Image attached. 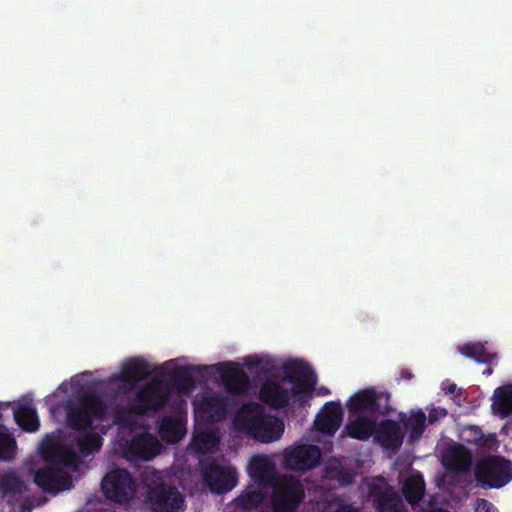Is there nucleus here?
<instances>
[{
    "label": "nucleus",
    "mask_w": 512,
    "mask_h": 512,
    "mask_svg": "<svg viewBox=\"0 0 512 512\" xmlns=\"http://www.w3.org/2000/svg\"><path fill=\"white\" fill-rule=\"evenodd\" d=\"M243 421L248 434L262 443H270L279 439L285 428L282 419L266 415L259 410H248L245 412Z\"/></svg>",
    "instance_id": "6e6552de"
},
{
    "label": "nucleus",
    "mask_w": 512,
    "mask_h": 512,
    "mask_svg": "<svg viewBox=\"0 0 512 512\" xmlns=\"http://www.w3.org/2000/svg\"><path fill=\"white\" fill-rule=\"evenodd\" d=\"M491 408L502 419L512 414V384L497 387L493 395Z\"/></svg>",
    "instance_id": "b1692460"
},
{
    "label": "nucleus",
    "mask_w": 512,
    "mask_h": 512,
    "mask_svg": "<svg viewBox=\"0 0 512 512\" xmlns=\"http://www.w3.org/2000/svg\"><path fill=\"white\" fill-rule=\"evenodd\" d=\"M459 352L477 363L490 364L496 354L487 351L481 343H467L459 347Z\"/></svg>",
    "instance_id": "2f4dec72"
},
{
    "label": "nucleus",
    "mask_w": 512,
    "mask_h": 512,
    "mask_svg": "<svg viewBox=\"0 0 512 512\" xmlns=\"http://www.w3.org/2000/svg\"><path fill=\"white\" fill-rule=\"evenodd\" d=\"M446 394H453L456 390V384L450 383L447 387L443 388Z\"/></svg>",
    "instance_id": "37998d69"
},
{
    "label": "nucleus",
    "mask_w": 512,
    "mask_h": 512,
    "mask_svg": "<svg viewBox=\"0 0 512 512\" xmlns=\"http://www.w3.org/2000/svg\"><path fill=\"white\" fill-rule=\"evenodd\" d=\"M128 413L124 408H119L115 412L114 422L117 425H125L127 423Z\"/></svg>",
    "instance_id": "4c0bfd02"
},
{
    "label": "nucleus",
    "mask_w": 512,
    "mask_h": 512,
    "mask_svg": "<svg viewBox=\"0 0 512 512\" xmlns=\"http://www.w3.org/2000/svg\"><path fill=\"white\" fill-rule=\"evenodd\" d=\"M443 463L451 471L466 473L472 465V453L463 445H456L445 453Z\"/></svg>",
    "instance_id": "aec40b11"
},
{
    "label": "nucleus",
    "mask_w": 512,
    "mask_h": 512,
    "mask_svg": "<svg viewBox=\"0 0 512 512\" xmlns=\"http://www.w3.org/2000/svg\"><path fill=\"white\" fill-rule=\"evenodd\" d=\"M347 406L352 415H365L374 419L379 416H388L393 411L390 395L377 392L374 388L358 391L349 398Z\"/></svg>",
    "instance_id": "20e7f679"
},
{
    "label": "nucleus",
    "mask_w": 512,
    "mask_h": 512,
    "mask_svg": "<svg viewBox=\"0 0 512 512\" xmlns=\"http://www.w3.org/2000/svg\"><path fill=\"white\" fill-rule=\"evenodd\" d=\"M475 512H497V508L486 499H477Z\"/></svg>",
    "instance_id": "e433bc0d"
},
{
    "label": "nucleus",
    "mask_w": 512,
    "mask_h": 512,
    "mask_svg": "<svg viewBox=\"0 0 512 512\" xmlns=\"http://www.w3.org/2000/svg\"><path fill=\"white\" fill-rule=\"evenodd\" d=\"M377 421L374 418L360 415L356 416L354 421L347 424L346 430L348 435L357 440L365 441L371 436H375Z\"/></svg>",
    "instance_id": "5701e85b"
},
{
    "label": "nucleus",
    "mask_w": 512,
    "mask_h": 512,
    "mask_svg": "<svg viewBox=\"0 0 512 512\" xmlns=\"http://www.w3.org/2000/svg\"><path fill=\"white\" fill-rule=\"evenodd\" d=\"M205 366L188 365L179 368L172 379L173 386L180 392H190L195 387L194 374L200 373Z\"/></svg>",
    "instance_id": "a878e982"
},
{
    "label": "nucleus",
    "mask_w": 512,
    "mask_h": 512,
    "mask_svg": "<svg viewBox=\"0 0 512 512\" xmlns=\"http://www.w3.org/2000/svg\"><path fill=\"white\" fill-rule=\"evenodd\" d=\"M102 445L103 439L97 433H87L76 438L78 455L82 457H87L99 451Z\"/></svg>",
    "instance_id": "72a5a7b5"
},
{
    "label": "nucleus",
    "mask_w": 512,
    "mask_h": 512,
    "mask_svg": "<svg viewBox=\"0 0 512 512\" xmlns=\"http://www.w3.org/2000/svg\"><path fill=\"white\" fill-rule=\"evenodd\" d=\"M264 499V493L260 490L248 492L240 497V503L244 508L257 507L262 503Z\"/></svg>",
    "instance_id": "c9c22d12"
},
{
    "label": "nucleus",
    "mask_w": 512,
    "mask_h": 512,
    "mask_svg": "<svg viewBox=\"0 0 512 512\" xmlns=\"http://www.w3.org/2000/svg\"><path fill=\"white\" fill-rule=\"evenodd\" d=\"M445 415H446L445 410H438V409L434 408L428 414V421L430 423H434L440 418V416H445Z\"/></svg>",
    "instance_id": "58836bf2"
},
{
    "label": "nucleus",
    "mask_w": 512,
    "mask_h": 512,
    "mask_svg": "<svg viewBox=\"0 0 512 512\" xmlns=\"http://www.w3.org/2000/svg\"><path fill=\"white\" fill-rule=\"evenodd\" d=\"M474 476L483 487L501 488L512 480V462L502 456L489 455L477 461Z\"/></svg>",
    "instance_id": "39448f33"
},
{
    "label": "nucleus",
    "mask_w": 512,
    "mask_h": 512,
    "mask_svg": "<svg viewBox=\"0 0 512 512\" xmlns=\"http://www.w3.org/2000/svg\"><path fill=\"white\" fill-rule=\"evenodd\" d=\"M249 470L251 477L262 484L269 483L275 472L274 465L264 455L254 456L250 461Z\"/></svg>",
    "instance_id": "393cba45"
},
{
    "label": "nucleus",
    "mask_w": 512,
    "mask_h": 512,
    "mask_svg": "<svg viewBox=\"0 0 512 512\" xmlns=\"http://www.w3.org/2000/svg\"><path fill=\"white\" fill-rule=\"evenodd\" d=\"M259 363L260 361L258 358H249L246 361V365L248 366V368H253L254 366H257Z\"/></svg>",
    "instance_id": "79ce46f5"
},
{
    "label": "nucleus",
    "mask_w": 512,
    "mask_h": 512,
    "mask_svg": "<svg viewBox=\"0 0 512 512\" xmlns=\"http://www.w3.org/2000/svg\"><path fill=\"white\" fill-rule=\"evenodd\" d=\"M170 397L171 385L169 382L155 378L136 392L133 410L138 415L160 411L166 406Z\"/></svg>",
    "instance_id": "423d86ee"
},
{
    "label": "nucleus",
    "mask_w": 512,
    "mask_h": 512,
    "mask_svg": "<svg viewBox=\"0 0 512 512\" xmlns=\"http://www.w3.org/2000/svg\"><path fill=\"white\" fill-rule=\"evenodd\" d=\"M283 372L285 378L293 384L291 390L285 388L282 382L266 379L259 391L260 401L273 409H282L288 406L292 396L311 394L317 382L312 367L301 360L284 363Z\"/></svg>",
    "instance_id": "f257e3e1"
},
{
    "label": "nucleus",
    "mask_w": 512,
    "mask_h": 512,
    "mask_svg": "<svg viewBox=\"0 0 512 512\" xmlns=\"http://www.w3.org/2000/svg\"><path fill=\"white\" fill-rule=\"evenodd\" d=\"M333 512H359L358 508L352 505H341Z\"/></svg>",
    "instance_id": "ea45409f"
},
{
    "label": "nucleus",
    "mask_w": 512,
    "mask_h": 512,
    "mask_svg": "<svg viewBox=\"0 0 512 512\" xmlns=\"http://www.w3.org/2000/svg\"><path fill=\"white\" fill-rule=\"evenodd\" d=\"M225 390L233 395H244L250 389V378L239 366L227 362L214 366Z\"/></svg>",
    "instance_id": "f8f14e48"
},
{
    "label": "nucleus",
    "mask_w": 512,
    "mask_h": 512,
    "mask_svg": "<svg viewBox=\"0 0 512 512\" xmlns=\"http://www.w3.org/2000/svg\"><path fill=\"white\" fill-rule=\"evenodd\" d=\"M342 422V408L337 402H327L317 414L314 425L327 435H334Z\"/></svg>",
    "instance_id": "f3484780"
},
{
    "label": "nucleus",
    "mask_w": 512,
    "mask_h": 512,
    "mask_svg": "<svg viewBox=\"0 0 512 512\" xmlns=\"http://www.w3.org/2000/svg\"><path fill=\"white\" fill-rule=\"evenodd\" d=\"M13 416L15 422L23 431L31 433L39 429V418L33 407L21 405L14 410Z\"/></svg>",
    "instance_id": "cd10ccee"
},
{
    "label": "nucleus",
    "mask_w": 512,
    "mask_h": 512,
    "mask_svg": "<svg viewBox=\"0 0 512 512\" xmlns=\"http://www.w3.org/2000/svg\"><path fill=\"white\" fill-rule=\"evenodd\" d=\"M64 408L67 426L75 431L92 429L94 421H104L108 410L106 402L97 393L79 394L75 401H68Z\"/></svg>",
    "instance_id": "7ed1b4c3"
},
{
    "label": "nucleus",
    "mask_w": 512,
    "mask_h": 512,
    "mask_svg": "<svg viewBox=\"0 0 512 512\" xmlns=\"http://www.w3.org/2000/svg\"><path fill=\"white\" fill-rule=\"evenodd\" d=\"M400 377L401 379H404V380H411L414 375L412 374V372L408 369H402L400 371Z\"/></svg>",
    "instance_id": "a19ab883"
},
{
    "label": "nucleus",
    "mask_w": 512,
    "mask_h": 512,
    "mask_svg": "<svg viewBox=\"0 0 512 512\" xmlns=\"http://www.w3.org/2000/svg\"><path fill=\"white\" fill-rule=\"evenodd\" d=\"M17 455V442L6 426H0V461H12Z\"/></svg>",
    "instance_id": "473e14b6"
},
{
    "label": "nucleus",
    "mask_w": 512,
    "mask_h": 512,
    "mask_svg": "<svg viewBox=\"0 0 512 512\" xmlns=\"http://www.w3.org/2000/svg\"><path fill=\"white\" fill-rule=\"evenodd\" d=\"M42 454L45 461L63 470L76 466L79 460L75 448L68 444L58 445L51 442L43 447Z\"/></svg>",
    "instance_id": "dca6fc26"
},
{
    "label": "nucleus",
    "mask_w": 512,
    "mask_h": 512,
    "mask_svg": "<svg viewBox=\"0 0 512 512\" xmlns=\"http://www.w3.org/2000/svg\"><path fill=\"white\" fill-rule=\"evenodd\" d=\"M399 421L404 424L409 431L410 440H419L426 428L427 417L422 410L412 412L408 418L405 413H399Z\"/></svg>",
    "instance_id": "bb28decb"
},
{
    "label": "nucleus",
    "mask_w": 512,
    "mask_h": 512,
    "mask_svg": "<svg viewBox=\"0 0 512 512\" xmlns=\"http://www.w3.org/2000/svg\"><path fill=\"white\" fill-rule=\"evenodd\" d=\"M101 488L107 499L123 504L134 497L136 484L128 470L117 468L105 475Z\"/></svg>",
    "instance_id": "1a4fd4ad"
},
{
    "label": "nucleus",
    "mask_w": 512,
    "mask_h": 512,
    "mask_svg": "<svg viewBox=\"0 0 512 512\" xmlns=\"http://www.w3.org/2000/svg\"><path fill=\"white\" fill-rule=\"evenodd\" d=\"M369 496L378 512H408L401 496L390 486L382 490L378 485L372 484L369 487Z\"/></svg>",
    "instance_id": "2eb2a0df"
},
{
    "label": "nucleus",
    "mask_w": 512,
    "mask_h": 512,
    "mask_svg": "<svg viewBox=\"0 0 512 512\" xmlns=\"http://www.w3.org/2000/svg\"><path fill=\"white\" fill-rule=\"evenodd\" d=\"M203 479L212 492L223 494L237 485L238 474L235 468L222 466L213 460L204 467Z\"/></svg>",
    "instance_id": "9d476101"
},
{
    "label": "nucleus",
    "mask_w": 512,
    "mask_h": 512,
    "mask_svg": "<svg viewBox=\"0 0 512 512\" xmlns=\"http://www.w3.org/2000/svg\"><path fill=\"white\" fill-rule=\"evenodd\" d=\"M160 442L150 433L135 435L124 447V455L131 461H148L160 452Z\"/></svg>",
    "instance_id": "4468645a"
},
{
    "label": "nucleus",
    "mask_w": 512,
    "mask_h": 512,
    "mask_svg": "<svg viewBox=\"0 0 512 512\" xmlns=\"http://www.w3.org/2000/svg\"><path fill=\"white\" fill-rule=\"evenodd\" d=\"M151 372V365L143 358L134 357L129 359L120 372V379L130 385L147 378Z\"/></svg>",
    "instance_id": "412c9836"
},
{
    "label": "nucleus",
    "mask_w": 512,
    "mask_h": 512,
    "mask_svg": "<svg viewBox=\"0 0 512 512\" xmlns=\"http://www.w3.org/2000/svg\"><path fill=\"white\" fill-rule=\"evenodd\" d=\"M323 477L330 481H336L341 486H347L355 481V475L340 461H330L323 469Z\"/></svg>",
    "instance_id": "c85d7f7f"
},
{
    "label": "nucleus",
    "mask_w": 512,
    "mask_h": 512,
    "mask_svg": "<svg viewBox=\"0 0 512 512\" xmlns=\"http://www.w3.org/2000/svg\"><path fill=\"white\" fill-rule=\"evenodd\" d=\"M196 410L203 413L207 421L220 422L226 418L229 412L228 399L221 394L206 396L196 404Z\"/></svg>",
    "instance_id": "a211bd4d"
},
{
    "label": "nucleus",
    "mask_w": 512,
    "mask_h": 512,
    "mask_svg": "<svg viewBox=\"0 0 512 512\" xmlns=\"http://www.w3.org/2000/svg\"><path fill=\"white\" fill-rule=\"evenodd\" d=\"M486 374H491L492 373V369L491 368H488L486 371H485Z\"/></svg>",
    "instance_id": "a18cd8bd"
},
{
    "label": "nucleus",
    "mask_w": 512,
    "mask_h": 512,
    "mask_svg": "<svg viewBox=\"0 0 512 512\" xmlns=\"http://www.w3.org/2000/svg\"><path fill=\"white\" fill-rule=\"evenodd\" d=\"M35 484L43 491L56 494L72 487L71 475L61 468L46 466L34 474Z\"/></svg>",
    "instance_id": "ddd939ff"
},
{
    "label": "nucleus",
    "mask_w": 512,
    "mask_h": 512,
    "mask_svg": "<svg viewBox=\"0 0 512 512\" xmlns=\"http://www.w3.org/2000/svg\"><path fill=\"white\" fill-rule=\"evenodd\" d=\"M304 498V486L293 476L285 475L273 484L271 504L275 512H295Z\"/></svg>",
    "instance_id": "0eeeda50"
},
{
    "label": "nucleus",
    "mask_w": 512,
    "mask_h": 512,
    "mask_svg": "<svg viewBox=\"0 0 512 512\" xmlns=\"http://www.w3.org/2000/svg\"><path fill=\"white\" fill-rule=\"evenodd\" d=\"M375 438L384 448L398 449L403 443L404 432L398 422L385 419L377 423Z\"/></svg>",
    "instance_id": "6ab92c4d"
},
{
    "label": "nucleus",
    "mask_w": 512,
    "mask_h": 512,
    "mask_svg": "<svg viewBox=\"0 0 512 512\" xmlns=\"http://www.w3.org/2000/svg\"><path fill=\"white\" fill-rule=\"evenodd\" d=\"M431 512H450V511L443 509V508H438V509L432 510Z\"/></svg>",
    "instance_id": "c03bdc74"
},
{
    "label": "nucleus",
    "mask_w": 512,
    "mask_h": 512,
    "mask_svg": "<svg viewBox=\"0 0 512 512\" xmlns=\"http://www.w3.org/2000/svg\"><path fill=\"white\" fill-rule=\"evenodd\" d=\"M460 439L468 444L487 449H490L495 442L494 435H485L481 428L476 425L464 427L461 431Z\"/></svg>",
    "instance_id": "7c9ffc66"
},
{
    "label": "nucleus",
    "mask_w": 512,
    "mask_h": 512,
    "mask_svg": "<svg viewBox=\"0 0 512 512\" xmlns=\"http://www.w3.org/2000/svg\"><path fill=\"white\" fill-rule=\"evenodd\" d=\"M25 489V482L16 471L10 470L0 475V491L3 494H21Z\"/></svg>",
    "instance_id": "f704fd0d"
},
{
    "label": "nucleus",
    "mask_w": 512,
    "mask_h": 512,
    "mask_svg": "<svg viewBox=\"0 0 512 512\" xmlns=\"http://www.w3.org/2000/svg\"><path fill=\"white\" fill-rule=\"evenodd\" d=\"M146 486L145 503L153 512H181L184 510V495L172 483L166 482L159 471L142 475Z\"/></svg>",
    "instance_id": "f03ea898"
},
{
    "label": "nucleus",
    "mask_w": 512,
    "mask_h": 512,
    "mask_svg": "<svg viewBox=\"0 0 512 512\" xmlns=\"http://www.w3.org/2000/svg\"><path fill=\"white\" fill-rule=\"evenodd\" d=\"M321 459L320 448L312 444H300L286 451L284 466L291 471L305 472L315 468Z\"/></svg>",
    "instance_id": "9b49d317"
},
{
    "label": "nucleus",
    "mask_w": 512,
    "mask_h": 512,
    "mask_svg": "<svg viewBox=\"0 0 512 512\" xmlns=\"http://www.w3.org/2000/svg\"><path fill=\"white\" fill-rule=\"evenodd\" d=\"M425 492V482L420 474L408 477L402 487V493L406 501L411 505L418 504Z\"/></svg>",
    "instance_id": "c756f323"
},
{
    "label": "nucleus",
    "mask_w": 512,
    "mask_h": 512,
    "mask_svg": "<svg viewBox=\"0 0 512 512\" xmlns=\"http://www.w3.org/2000/svg\"><path fill=\"white\" fill-rule=\"evenodd\" d=\"M158 433L163 441L174 444L185 436L186 428L181 420L165 416L159 421Z\"/></svg>",
    "instance_id": "4be33fe9"
}]
</instances>
